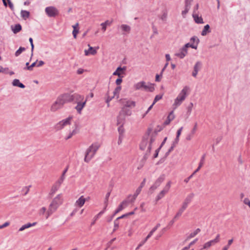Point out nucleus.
I'll return each instance as SVG.
<instances>
[{"label": "nucleus", "instance_id": "42", "mask_svg": "<svg viewBox=\"0 0 250 250\" xmlns=\"http://www.w3.org/2000/svg\"><path fill=\"white\" fill-rule=\"evenodd\" d=\"M205 159V155L204 154L202 156L201 159L200 160V163L199 164V167H202L204 165Z\"/></svg>", "mask_w": 250, "mask_h": 250}, {"label": "nucleus", "instance_id": "63", "mask_svg": "<svg viewBox=\"0 0 250 250\" xmlns=\"http://www.w3.org/2000/svg\"><path fill=\"white\" fill-rule=\"evenodd\" d=\"M166 59L167 62L169 61L171 59L170 55L169 54H166Z\"/></svg>", "mask_w": 250, "mask_h": 250}, {"label": "nucleus", "instance_id": "3", "mask_svg": "<svg viewBox=\"0 0 250 250\" xmlns=\"http://www.w3.org/2000/svg\"><path fill=\"white\" fill-rule=\"evenodd\" d=\"M122 104L121 110L125 111L128 116L132 114L131 109L136 106V103L130 99L126 98L122 99L120 100Z\"/></svg>", "mask_w": 250, "mask_h": 250}, {"label": "nucleus", "instance_id": "35", "mask_svg": "<svg viewBox=\"0 0 250 250\" xmlns=\"http://www.w3.org/2000/svg\"><path fill=\"white\" fill-rule=\"evenodd\" d=\"M21 30V26L20 24L15 25L14 27L12 29L13 32L16 34Z\"/></svg>", "mask_w": 250, "mask_h": 250}, {"label": "nucleus", "instance_id": "60", "mask_svg": "<svg viewBox=\"0 0 250 250\" xmlns=\"http://www.w3.org/2000/svg\"><path fill=\"white\" fill-rule=\"evenodd\" d=\"M192 1V0H185L186 4L188 6H190Z\"/></svg>", "mask_w": 250, "mask_h": 250}, {"label": "nucleus", "instance_id": "21", "mask_svg": "<svg viewBox=\"0 0 250 250\" xmlns=\"http://www.w3.org/2000/svg\"><path fill=\"white\" fill-rule=\"evenodd\" d=\"M142 186H140L136 190L135 192L132 196H130L129 198H131L130 201L133 202L136 199L137 196L140 194L142 190Z\"/></svg>", "mask_w": 250, "mask_h": 250}, {"label": "nucleus", "instance_id": "61", "mask_svg": "<svg viewBox=\"0 0 250 250\" xmlns=\"http://www.w3.org/2000/svg\"><path fill=\"white\" fill-rule=\"evenodd\" d=\"M103 23L105 24L106 26H109L111 24V22L107 20L105 22H103Z\"/></svg>", "mask_w": 250, "mask_h": 250}, {"label": "nucleus", "instance_id": "59", "mask_svg": "<svg viewBox=\"0 0 250 250\" xmlns=\"http://www.w3.org/2000/svg\"><path fill=\"white\" fill-rule=\"evenodd\" d=\"M160 147H159L158 149H157L155 151V153L154 154V158H156L158 156V153H159V150L160 149Z\"/></svg>", "mask_w": 250, "mask_h": 250}, {"label": "nucleus", "instance_id": "2", "mask_svg": "<svg viewBox=\"0 0 250 250\" xmlns=\"http://www.w3.org/2000/svg\"><path fill=\"white\" fill-rule=\"evenodd\" d=\"M63 199L62 194L57 195L52 201L46 213V219H47L62 204Z\"/></svg>", "mask_w": 250, "mask_h": 250}, {"label": "nucleus", "instance_id": "44", "mask_svg": "<svg viewBox=\"0 0 250 250\" xmlns=\"http://www.w3.org/2000/svg\"><path fill=\"white\" fill-rule=\"evenodd\" d=\"M102 214L103 213V212L101 211V212H100L98 215H97L96 216H95L94 218V220L91 222V226H93L95 224V222L99 218V215L100 214Z\"/></svg>", "mask_w": 250, "mask_h": 250}, {"label": "nucleus", "instance_id": "1", "mask_svg": "<svg viewBox=\"0 0 250 250\" xmlns=\"http://www.w3.org/2000/svg\"><path fill=\"white\" fill-rule=\"evenodd\" d=\"M156 136L155 132L153 131L151 129H148L141 141L140 148L142 150L146 151L147 153H149Z\"/></svg>", "mask_w": 250, "mask_h": 250}, {"label": "nucleus", "instance_id": "53", "mask_svg": "<svg viewBox=\"0 0 250 250\" xmlns=\"http://www.w3.org/2000/svg\"><path fill=\"white\" fill-rule=\"evenodd\" d=\"M101 26H102V29L103 31V32H104L105 31V30H106L107 26H106L105 24H103V23H102L101 24Z\"/></svg>", "mask_w": 250, "mask_h": 250}, {"label": "nucleus", "instance_id": "45", "mask_svg": "<svg viewBox=\"0 0 250 250\" xmlns=\"http://www.w3.org/2000/svg\"><path fill=\"white\" fill-rule=\"evenodd\" d=\"M237 161L238 162V163L240 164V165H242L244 162V160L243 159L241 155H239L238 158H237Z\"/></svg>", "mask_w": 250, "mask_h": 250}, {"label": "nucleus", "instance_id": "6", "mask_svg": "<svg viewBox=\"0 0 250 250\" xmlns=\"http://www.w3.org/2000/svg\"><path fill=\"white\" fill-rule=\"evenodd\" d=\"M69 96L63 94L59 97L57 100L52 104L50 107V110L52 112H55L58 109L62 107L63 105L68 102Z\"/></svg>", "mask_w": 250, "mask_h": 250}, {"label": "nucleus", "instance_id": "8", "mask_svg": "<svg viewBox=\"0 0 250 250\" xmlns=\"http://www.w3.org/2000/svg\"><path fill=\"white\" fill-rule=\"evenodd\" d=\"M220 241V235L217 234L214 239L210 240L206 242L203 245L200 250H208L211 247L215 245L216 244L219 243Z\"/></svg>", "mask_w": 250, "mask_h": 250}, {"label": "nucleus", "instance_id": "27", "mask_svg": "<svg viewBox=\"0 0 250 250\" xmlns=\"http://www.w3.org/2000/svg\"><path fill=\"white\" fill-rule=\"evenodd\" d=\"M72 27L73 28V30L72 32L73 37H74V39H76L77 35L78 33H79V28H78L79 27V23H76L75 25H73L72 26Z\"/></svg>", "mask_w": 250, "mask_h": 250}, {"label": "nucleus", "instance_id": "43", "mask_svg": "<svg viewBox=\"0 0 250 250\" xmlns=\"http://www.w3.org/2000/svg\"><path fill=\"white\" fill-rule=\"evenodd\" d=\"M193 106V103H190L188 105V112L189 114H190L191 111H192V107Z\"/></svg>", "mask_w": 250, "mask_h": 250}, {"label": "nucleus", "instance_id": "56", "mask_svg": "<svg viewBox=\"0 0 250 250\" xmlns=\"http://www.w3.org/2000/svg\"><path fill=\"white\" fill-rule=\"evenodd\" d=\"M191 41H193V42H196V44H198L199 41V39H197L196 37H193L192 38H191Z\"/></svg>", "mask_w": 250, "mask_h": 250}, {"label": "nucleus", "instance_id": "55", "mask_svg": "<svg viewBox=\"0 0 250 250\" xmlns=\"http://www.w3.org/2000/svg\"><path fill=\"white\" fill-rule=\"evenodd\" d=\"M9 225V222H5L2 225L0 226V229H2L3 228L6 227Z\"/></svg>", "mask_w": 250, "mask_h": 250}, {"label": "nucleus", "instance_id": "11", "mask_svg": "<svg viewBox=\"0 0 250 250\" xmlns=\"http://www.w3.org/2000/svg\"><path fill=\"white\" fill-rule=\"evenodd\" d=\"M171 186V182L169 181L167 183L163 189L158 194L156 200H159L162 199L168 192Z\"/></svg>", "mask_w": 250, "mask_h": 250}, {"label": "nucleus", "instance_id": "20", "mask_svg": "<svg viewBox=\"0 0 250 250\" xmlns=\"http://www.w3.org/2000/svg\"><path fill=\"white\" fill-rule=\"evenodd\" d=\"M89 46V49L88 50H84V55L85 56H88L89 55H94L97 53V50L96 49H94L92 47L90 46L89 44L88 45Z\"/></svg>", "mask_w": 250, "mask_h": 250}, {"label": "nucleus", "instance_id": "58", "mask_svg": "<svg viewBox=\"0 0 250 250\" xmlns=\"http://www.w3.org/2000/svg\"><path fill=\"white\" fill-rule=\"evenodd\" d=\"M44 63L42 61H40L38 62V63H37V66H38V67L41 66L42 65H43Z\"/></svg>", "mask_w": 250, "mask_h": 250}, {"label": "nucleus", "instance_id": "22", "mask_svg": "<svg viewBox=\"0 0 250 250\" xmlns=\"http://www.w3.org/2000/svg\"><path fill=\"white\" fill-rule=\"evenodd\" d=\"M200 66H201V63L199 62H196V64H195V65L194 66V70H193V71L192 74L194 77H196V76L198 74V72L199 70H200Z\"/></svg>", "mask_w": 250, "mask_h": 250}, {"label": "nucleus", "instance_id": "50", "mask_svg": "<svg viewBox=\"0 0 250 250\" xmlns=\"http://www.w3.org/2000/svg\"><path fill=\"white\" fill-rule=\"evenodd\" d=\"M194 135H192L191 134V132H190L189 134H188L186 137V140L188 141H190L193 137Z\"/></svg>", "mask_w": 250, "mask_h": 250}, {"label": "nucleus", "instance_id": "37", "mask_svg": "<svg viewBox=\"0 0 250 250\" xmlns=\"http://www.w3.org/2000/svg\"><path fill=\"white\" fill-rule=\"evenodd\" d=\"M7 1H8V6L10 7V8L11 10H13L14 9V5H13V3L11 2V1L10 0H7ZM2 1H3V4L4 5V6H7V2H6V0H2Z\"/></svg>", "mask_w": 250, "mask_h": 250}, {"label": "nucleus", "instance_id": "34", "mask_svg": "<svg viewBox=\"0 0 250 250\" xmlns=\"http://www.w3.org/2000/svg\"><path fill=\"white\" fill-rule=\"evenodd\" d=\"M21 17L24 19V20H26L27 18H28L29 16V12L27 11H25V10H21Z\"/></svg>", "mask_w": 250, "mask_h": 250}, {"label": "nucleus", "instance_id": "19", "mask_svg": "<svg viewBox=\"0 0 250 250\" xmlns=\"http://www.w3.org/2000/svg\"><path fill=\"white\" fill-rule=\"evenodd\" d=\"M86 102V100H85L83 102H78L77 103V105L76 106L75 108L77 111L80 113L83 108L84 107Z\"/></svg>", "mask_w": 250, "mask_h": 250}, {"label": "nucleus", "instance_id": "18", "mask_svg": "<svg viewBox=\"0 0 250 250\" xmlns=\"http://www.w3.org/2000/svg\"><path fill=\"white\" fill-rule=\"evenodd\" d=\"M125 70V68L119 67L117 68L116 70L113 73V75L118 76L119 77H122L121 75L124 73Z\"/></svg>", "mask_w": 250, "mask_h": 250}, {"label": "nucleus", "instance_id": "48", "mask_svg": "<svg viewBox=\"0 0 250 250\" xmlns=\"http://www.w3.org/2000/svg\"><path fill=\"white\" fill-rule=\"evenodd\" d=\"M244 203L250 208V200L249 198H245L244 200Z\"/></svg>", "mask_w": 250, "mask_h": 250}, {"label": "nucleus", "instance_id": "29", "mask_svg": "<svg viewBox=\"0 0 250 250\" xmlns=\"http://www.w3.org/2000/svg\"><path fill=\"white\" fill-rule=\"evenodd\" d=\"M187 208V205H184L177 212L176 214L175 215L174 219H176L178 218L183 213L186 208Z\"/></svg>", "mask_w": 250, "mask_h": 250}, {"label": "nucleus", "instance_id": "24", "mask_svg": "<svg viewBox=\"0 0 250 250\" xmlns=\"http://www.w3.org/2000/svg\"><path fill=\"white\" fill-rule=\"evenodd\" d=\"M201 230L200 229H197L193 231L190 233L187 237L186 240H189L192 238L195 237L197 234L200 232Z\"/></svg>", "mask_w": 250, "mask_h": 250}, {"label": "nucleus", "instance_id": "49", "mask_svg": "<svg viewBox=\"0 0 250 250\" xmlns=\"http://www.w3.org/2000/svg\"><path fill=\"white\" fill-rule=\"evenodd\" d=\"M122 77H119L116 81V83L118 86H120V85L122 83Z\"/></svg>", "mask_w": 250, "mask_h": 250}, {"label": "nucleus", "instance_id": "12", "mask_svg": "<svg viewBox=\"0 0 250 250\" xmlns=\"http://www.w3.org/2000/svg\"><path fill=\"white\" fill-rule=\"evenodd\" d=\"M65 95H68L69 96L70 99L68 100V102H71L72 101H75L76 102L78 103V102H83L84 99V97L83 95H80L77 93H75L73 95H70L69 94H64Z\"/></svg>", "mask_w": 250, "mask_h": 250}, {"label": "nucleus", "instance_id": "57", "mask_svg": "<svg viewBox=\"0 0 250 250\" xmlns=\"http://www.w3.org/2000/svg\"><path fill=\"white\" fill-rule=\"evenodd\" d=\"M146 242L144 240L143 241L141 242L138 246V247L136 248V250L139 249L141 247H142Z\"/></svg>", "mask_w": 250, "mask_h": 250}, {"label": "nucleus", "instance_id": "52", "mask_svg": "<svg viewBox=\"0 0 250 250\" xmlns=\"http://www.w3.org/2000/svg\"><path fill=\"white\" fill-rule=\"evenodd\" d=\"M160 226V224H157L156 226L155 227H154L150 231L152 232V233H153L158 229V228Z\"/></svg>", "mask_w": 250, "mask_h": 250}, {"label": "nucleus", "instance_id": "36", "mask_svg": "<svg viewBox=\"0 0 250 250\" xmlns=\"http://www.w3.org/2000/svg\"><path fill=\"white\" fill-rule=\"evenodd\" d=\"M183 127H181L177 131L176 133V137L175 138V141L176 143H178L179 140V137L181 134L182 131L183 130Z\"/></svg>", "mask_w": 250, "mask_h": 250}, {"label": "nucleus", "instance_id": "40", "mask_svg": "<svg viewBox=\"0 0 250 250\" xmlns=\"http://www.w3.org/2000/svg\"><path fill=\"white\" fill-rule=\"evenodd\" d=\"M25 50V48L24 47H21L16 52L15 55L16 56H19L22 52Z\"/></svg>", "mask_w": 250, "mask_h": 250}, {"label": "nucleus", "instance_id": "15", "mask_svg": "<svg viewBox=\"0 0 250 250\" xmlns=\"http://www.w3.org/2000/svg\"><path fill=\"white\" fill-rule=\"evenodd\" d=\"M65 178L64 176H61V177L58 180V181L56 182L55 185L53 186L51 190L55 192H56L60 187L62 184L63 183Z\"/></svg>", "mask_w": 250, "mask_h": 250}, {"label": "nucleus", "instance_id": "41", "mask_svg": "<svg viewBox=\"0 0 250 250\" xmlns=\"http://www.w3.org/2000/svg\"><path fill=\"white\" fill-rule=\"evenodd\" d=\"M163 95H157L155 96L154 101H153V104H155L157 101H159L162 98Z\"/></svg>", "mask_w": 250, "mask_h": 250}, {"label": "nucleus", "instance_id": "30", "mask_svg": "<svg viewBox=\"0 0 250 250\" xmlns=\"http://www.w3.org/2000/svg\"><path fill=\"white\" fill-rule=\"evenodd\" d=\"M209 28H210V27L208 24L204 26L202 32H201V35L202 36H206L208 33H209L210 32Z\"/></svg>", "mask_w": 250, "mask_h": 250}, {"label": "nucleus", "instance_id": "26", "mask_svg": "<svg viewBox=\"0 0 250 250\" xmlns=\"http://www.w3.org/2000/svg\"><path fill=\"white\" fill-rule=\"evenodd\" d=\"M193 18L194 19V21L197 23H203V20L201 16H199L198 15L193 13Z\"/></svg>", "mask_w": 250, "mask_h": 250}, {"label": "nucleus", "instance_id": "9", "mask_svg": "<svg viewBox=\"0 0 250 250\" xmlns=\"http://www.w3.org/2000/svg\"><path fill=\"white\" fill-rule=\"evenodd\" d=\"M128 116L124 111L120 110L117 117V125L122 127L125 121L126 117Z\"/></svg>", "mask_w": 250, "mask_h": 250}, {"label": "nucleus", "instance_id": "23", "mask_svg": "<svg viewBox=\"0 0 250 250\" xmlns=\"http://www.w3.org/2000/svg\"><path fill=\"white\" fill-rule=\"evenodd\" d=\"M175 118V116L173 111H171L167 117V120L164 122L165 125H168L169 124L170 122L172 121Z\"/></svg>", "mask_w": 250, "mask_h": 250}, {"label": "nucleus", "instance_id": "5", "mask_svg": "<svg viewBox=\"0 0 250 250\" xmlns=\"http://www.w3.org/2000/svg\"><path fill=\"white\" fill-rule=\"evenodd\" d=\"M189 87L185 86L181 90L176 98L174 100L173 106L176 108L180 106L183 102L186 99L189 91Z\"/></svg>", "mask_w": 250, "mask_h": 250}, {"label": "nucleus", "instance_id": "4", "mask_svg": "<svg viewBox=\"0 0 250 250\" xmlns=\"http://www.w3.org/2000/svg\"><path fill=\"white\" fill-rule=\"evenodd\" d=\"M101 145L100 143L95 142L87 149L84 157V161L85 162L88 163L90 161L100 147Z\"/></svg>", "mask_w": 250, "mask_h": 250}, {"label": "nucleus", "instance_id": "39", "mask_svg": "<svg viewBox=\"0 0 250 250\" xmlns=\"http://www.w3.org/2000/svg\"><path fill=\"white\" fill-rule=\"evenodd\" d=\"M46 208L45 207H42L39 211L40 215H43L45 213V217L46 216Z\"/></svg>", "mask_w": 250, "mask_h": 250}, {"label": "nucleus", "instance_id": "16", "mask_svg": "<svg viewBox=\"0 0 250 250\" xmlns=\"http://www.w3.org/2000/svg\"><path fill=\"white\" fill-rule=\"evenodd\" d=\"M77 133V126L75 125H73L70 128V130L68 134L65 136V139H70L73 135Z\"/></svg>", "mask_w": 250, "mask_h": 250}, {"label": "nucleus", "instance_id": "17", "mask_svg": "<svg viewBox=\"0 0 250 250\" xmlns=\"http://www.w3.org/2000/svg\"><path fill=\"white\" fill-rule=\"evenodd\" d=\"M188 50H186V48L183 47L179 52L175 54V55L181 59H183L186 56Z\"/></svg>", "mask_w": 250, "mask_h": 250}, {"label": "nucleus", "instance_id": "62", "mask_svg": "<svg viewBox=\"0 0 250 250\" xmlns=\"http://www.w3.org/2000/svg\"><path fill=\"white\" fill-rule=\"evenodd\" d=\"M8 68H3L2 67V70L1 72V73H8Z\"/></svg>", "mask_w": 250, "mask_h": 250}, {"label": "nucleus", "instance_id": "38", "mask_svg": "<svg viewBox=\"0 0 250 250\" xmlns=\"http://www.w3.org/2000/svg\"><path fill=\"white\" fill-rule=\"evenodd\" d=\"M190 6H188L187 4L185 5V9L182 12V15H183V17H185V15L187 14V13L188 12V10H189Z\"/></svg>", "mask_w": 250, "mask_h": 250}, {"label": "nucleus", "instance_id": "28", "mask_svg": "<svg viewBox=\"0 0 250 250\" xmlns=\"http://www.w3.org/2000/svg\"><path fill=\"white\" fill-rule=\"evenodd\" d=\"M37 223L34 222L33 223H27L24 225H23L19 229V231H21L24 230L25 229L29 228L30 227H33L36 225Z\"/></svg>", "mask_w": 250, "mask_h": 250}, {"label": "nucleus", "instance_id": "46", "mask_svg": "<svg viewBox=\"0 0 250 250\" xmlns=\"http://www.w3.org/2000/svg\"><path fill=\"white\" fill-rule=\"evenodd\" d=\"M35 66H37V62H34L32 63L31 65L27 67V69L29 70H32L33 68Z\"/></svg>", "mask_w": 250, "mask_h": 250}, {"label": "nucleus", "instance_id": "47", "mask_svg": "<svg viewBox=\"0 0 250 250\" xmlns=\"http://www.w3.org/2000/svg\"><path fill=\"white\" fill-rule=\"evenodd\" d=\"M233 242V239L231 238L228 240L227 245H226L228 248H229L230 246L231 245Z\"/></svg>", "mask_w": 250, "mask_h": 250}, {"label": "nucleus", "instance_id": "32", "mask_svg": "<svg viewBox=\"0 0 250 250\" xmlns=\"http://www.w3.org/2000/svg\"><path fill=\"white\" fill-rule=\"evenodd\" d=\"M121 90V86H118L114 90L113 93L114 96L110 99V100H111L112 98H114L115 96H117V98H118L119 97V93L120 92V91Z\"/></svg>", "mask_w": 250, "mask_h": 250}, {"label": "nucleus", "instance_id": "14", "mask_svg": "<svg viewBox=\"0 0 250 250\" xmlns=\"http://www.w3.org/2000/svg\"><path fill=\"white\" fill-rule=\"evenodd\" d=\"M89 199V197L85 198L83 195H82L76 201L75 206L78 208H81L84 205L85 202Z\"/></svg>", "mask_w": 250, "mask_h": 250}, {"label": "nucleus", "instance_id": "64", "mask_svg": "<svg viewBox=\"0 0 250 250\" xmlns=\"http://www.w3.org/2000/svg\"><path fill=\"white\" fill-rule=\"evenodd\" d=\"M160 76L159 75L157 74L156 76L155 81L156 82H160Z\"/></svg>", "mask_w": 250, "mask_h": 250}, {"label": "nucleus", "instance_id": "10", "mask_svg": "<svg viewBox=\"0 0 250 250\" xmlns=\"http://www.w3.org/2000/svg\"><path fill=\"white\" fill-rule=\"evenodd\" d=\"M72 117L70 116L68 118L60 121L56 125L57 129H62L63 127L70 125Z\"/></svg>", "mask_w": 250, "mask_h": 250}, {"label": "nucleus", "instance_id": "31", "mask_svg": "<svg viewBox=\"0 0 250 250\" xmlns=\"http://www.w3.org/2000/svg\"><path fill=\"white\" fill-rule=\"evenodd\" d=\"M13 85L15 86H18L19 87L23 88L25 86L21 83H20L18 79H15L13 82Z\"/></svg>", "mask_w": 250, "mask_h": 250}, {"label": "nucleus", "instance_id": "13", "mask_svg": "<svg viewBox=\"0 0 250 250\" xmlns=\"http://www.w3.org/2000/svg\"><path fill=\"white\" fill-rule=\"evenodd\" d=\"M45 11L49 17H55L59 14L58 10L55 7L52 6L46 7Z\"/></svg>", "mask_w": 250, "mask_h": 250}, {"label": "nucleus", "instance_id": "51", "mask_svg": "<svg viewBox=\"0 0 250 250\" xmlns=\"http://www.w3.org/2000/svg\"><path fill=\"white\" fill-rule=\"evenodd\" d=\"M197 125L196 124L194 125V127L193 128V129L191 131V134H192V135H194V134L195 133V132L196 131V130H197Z\"/></svg>", "mask_w": 250, "mask_h": 250}, {"label": "nucleus", "instance_id": "7", "mask_svg": "<svg viewBox=\"0 0 250 250\" xmlns=\"http://www.w3.org/2000/svg\"><path fill=\"white\" fill-rule=\"evenodd\" d=\"M134 89L135 90H144L146 91L153 92L154 90V84L144 81L138 82L134 84Z\"/></svg>", "mask_w": 250, "mask_h": 250}, {"label": "nucleus", "instance_id": "54", "mask_svg": "<svg viewBox=\"0 0 250 250\" xmlns=\"http://www.w3.org/2000/svg\"><path fill=\"white\" fill-rule=\"evenodd\" d=\"M153 234L152 232L150 231L144 240L146 242L153 235Z\"/></svg>", "mask_w": 250, "mask_h": 250}, {"label": "nucleus", "instance_id": "33", "mask_svg": "<svg viewBox=\"0 0 250 250\" xmlns=\"http://www.w3.org/2000/svg\"><path fill=\"white\" fill-rule=\"evenodd\" d=\"M122 30L125 33H129L130 31V27L126 24H122L121 26Z\"/></svg>", "mask_w": 250, "mask_h": 250}, {"label": "nucleus", "instance_id": "25", "mask_svg": "<svg viewBox=\"0 0 250 250\" xmlns=\"http://www.w3.org/2000/svg\"><path fill=\"white\" fill-rule=\"evenodd\" d=\"M127 206V201H123L121 204L119 206L118 208L115 211V213H117L118 212L121 211L122 209H123L125 207Z\"/></svg>", "mask_w": 250, "mask_h": 250}]
</instances>
